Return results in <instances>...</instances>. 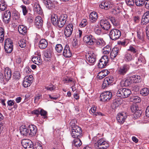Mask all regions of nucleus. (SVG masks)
<instances>
[{
    "instance_id": "1",
    "label": "nucleus",
    "mask_w": 149,
    "mask_h": 149,
    "mask_svg": "<svg viewBox=\"0 0 149 149\" xmlns=\"http://www.w3.org/2000/svg\"><path fill=\"white\" fill-rule=\"evenodd\" d=\"M11 76V71L8 68H6L4 70L3 73H0V79L2 81L4 82L8 81Z\"/></svg>"
},
{
    "instance_id": "2",
    "label": "nucleus",
    "mask_w": 149,
    "mask_h": 149,
    "mask_svg": "<svg viewBox=\"0 0 149 149\" xmlns=\"http://www.w3.org/2000/svg\"><path fill=\"white\" fill-rule=\"evenodd\" d=\"M71 135L74 138H80L82 136V130L81 127L77 125H71Z\"/></svg>"
},
{
    "instance_id": "3",
    "label": "nucleus",
    "mask_w": 149,
    "mask_h": 149,
    "mask_svg": "<svg viewBox=\"0 0 149 149\" xmlns=\"http://www.w3.org/2000/svg\"><path fill=\"white\" fill-rule=\"evenodd\" d=\"M121 35V32L119 30L113 29L110 32L109 37L112 40H116L118 39Z\"/></svg>"
},
{
    "instance_id": "4",
    "label": "nucleus",
    "mask_w": 149,
    "mask_h": 149,
    "mask_svg": "<svg viewBox=\"0 0 149 149\" xmlns=\"http://www.w3.org/2000/svg\"><path fill=\"white\" fill-rule=\"evenodd\" d=\"M130 68L129 65L125 64L119 67L117 70V72L118 74L124 75L128 72Z\"/></svg>"
},
{
    "instance_id": "5",
    "label": "nucleus",
    "mask_w": 149,
    "mask_h": 149,
    "mask_svg": "<svg viewBox=\"0 0 149 149\" xmlns=\"http://www.w3.org/2000/svg\"><path fill=\"white\" fill-rule=\"evenodd\" d=\"M22 146L26 149H34V146L32 141L28 139H24L21 142Z\"/></svg>"
},
{
    "instance_id": "6",
    "label": "nucleus",
    "mask_w": 149,
    "mask_h": 149,
    "mask_svg": "<svg viewBox=\"0 0 149 149\" xmlns=\"http://www.w3.org/2000/svg\"><path fill=\"white\" fill-rule=\"evenodd\" d=\"M112 96L111 92L107 91L104 92L100 95V100L103 101H108L111 98Z\"/></svg>"
},
{
    "instance_id": "7",
    "label": "nucleus",
    "mask_w": 149,
    "mask_h": 149,
    "mask_svg": "<svg viewBox=\"0 0 149 149\" xmlns=\"http://www.w3.org/2000/svg\"><path fill=\"white\" fill-rule=\"evenodd\" d=\"M114 81V78L113 76H110L105 78L104 80L102 85V88H104L112 84Z\"/></svg>"
},
{
    "instance_id": "8",
    "label": "nucleus",
    "mask_w": 149,
    "mask_h": 149,
    "mask_svg": "<svg viewBox=\"0 0 149 149\" xmlns=\"http://www.w3.org/2000/svg\"><path fill=\"white\" fill-rule=\"evenodd\" d=\"M33 79V76L31 75L25 76L23 82L24 86L26 88L30 86L32 82Z\"/></svg>"
},
{
    "instance_id": "9",
    "label": "nucleus",
    "mask_w": 149,
    "mask_h": 149,
    "mask_svg": "<svg viewBox=\"0 0 149 149\" xmlns=\"http://www.w3.org/2000/svg\"><path fill=\"white\" fill-rule=\"evenodd\" d=\"M113 6V3L109 1H104L102 2L99 5V7L102 9L108 10Z\"/></svg>"
},
{
    "instance_id": "10",
    "label": "nucleus",
    "mask_w": 149,
    "mask_h": 149,
    "mask_svg": "<svg viewBox=\"0 0 149 149\" xmlns=\"http://www.w3.org/2000/svg\"><path fill=\"white\" fill-rule=\"evenodd\" d=\"M68 16L66 14L61 15L58 19V26L59 28L62 27L65 24Z\"/></svg>"
},
{
    "instance_id": "11",
    "label": "nucleus",
    "mask_w": 149,
    "mask_h": 149,
    "mask_svg": "<svg viewBox=\"0 0 149 149\" xmlns=\"http://www.w3.org/2000/svg\"><path fill=\"white\" fill-rule=\"evenodd\" d=\"M73 31V25L72 24H68L65 27L64 35L66 38L70 37Z\"/></svg>"
},
{
    "instance_id": "12",
    "label": "nucleus",
    "mask_w": 149,
    "mask_h": 149,
    "mask_svg": "<svg viewBox=\"0 0 149 149\" xmlns=\"http://www.w3.org/2000/svg\"><path fill=\"white\" fill-rule=\"evenodd\" d=\"M100 25L104 30H108L111 27V25L109 22L106 19H102L100 21Z\"/></svg>"
},
{
    "instance_id": "13",
    "label": "nucleus",
    "mask_w": 149,
    "mask_h": 149,
    "mask_svg": "<svg viewBox=\"0 0 149 149\" xmlns=\"http://www.w3.org/2000/svg\"><path fill=\"white\" fill-rule=\"evenodd\" d=\"M96 144L97 145L98 148V149H106L109 146V145L107 142L102 139H100L98 140Z\"/></svg>"
},
{
    "instance_id": "14",
    "label": "nucleus",
    "mask_w": 149,
    "mask_h": 149,
    "mask_svg": "<svg viewBox=\"0 0 149 149\" xmlns=\"http://www.w3.org/2000/svg\"><path fill=\"white\" fill-rule=\"evenodd\" d=\"M127 118V116L126 114L124 113H120L118 114L116 119L119 123L122 124L124 122Z\"/></svg>"
},
{
    "instance_id": "15",
    "label": "nucleus",
    "mask_w": 149,
    "mask_h": 149,
    "mask_svg": "<svg viewBox=\"0 0 149 149\" xmlns=\"http://www.w3.org/2000/svg\"><path fill=\"white\" fill-rule=\"evenodd\" d=\"M83 40L88 44L91 45L94 43L95 39L92 35H90L85 36L83 38Z\"/></svg>"
},
{
    "instance_id": "16",
    "label": "nucleus",
    "mask_w": 149,
    "mask_h": 149,
    "mask_svg": "<svg viewBox=\"0 0 149 149\" xmlns=\"http://www.w3.org/2000/svg\"><path fill=\"white\" fill-rule=\"evenodd\" d=\"M11 13L9 10H7L5 11L3 15V21L6 24L8 23L10 20Z\"/></svg>"
},
{
    "instance_id": "17",
    "label": "nucleus",
    "mask_w": 149,
    "mask_h": 149,
    "mask_svg": "<svg viewBox=\"0 0 149 149\" xmlns=\"http://www.w3.org/2000/svg\"><path fill=\"white\" fill-rule=\"evenodd\" d=\"M29 136H35L37 132V128L36 126L33 125H29Z\"/></svg>"
},
{
    "instance_id": "18",
    "label": "nucleus",
    "mask_w": 149,
    "mask_h": 149,
    "mask_svg": "<svg viewBox=\"0 0 149 149\" xmlns=\"http://www.w3.org/2000/svg\"><path fill=\"white\" fill-rule=\"evenodd\" d=\"M87 61L89 63H94L96 61V55L94 53H88L86 56Z\"/></svg>"
},
{
    "instance_id": "19",
    "label": "nucleus",
    "mask_w": 149,
    "mask_h": 149,
    "mask_svg": "<svg viewBox=\"0 0 149 149\" xmlns=\"http://www.w3.org/2000/svg\"><path fill=\"white\" fill-rule=\"evenodd\" d=\"M149 22V11H147L145 13L141 19V24L146 25Z\"/></svg>"
},
{
    "instance_id": "20",
    "label": "nucleus",
    "mask_w": 149,
    "mask_h": 149,
    "mask_svg": "<svg viewBox=\"0 0 149 149\" xmlns=\"http://www.w3.org/2000/svg\"><path fill=\"white\" fill-rule=\"evenodd\" d=\"M33 7L34 10L35 12L39 15H42V10L38 1H36L34 3Z\"/></svg>"
},
{
    "instance_id": "21",
    "label": "nucleus",
    "mask_w": 149,
    "mask_h": 149,
    "mask_svg": "<svg viewBox=\"0 0 149 149\" xmlns=\"http://www.w3.org/2000/svg\"><path fill=\"white\" fill-rule=\"evenodd\" d=\"M29 127H26L25 125H22L19 128L20 132L21 134L23 136H29Z\"/></svg>"
},
{
    "instance_id": "22",
    "label": "nucleus",
    "mask_w": 149,
    "mask_h": 149,
    "mask_svg": "<svg viewBox=\"0 0 149 149\" xmlns=\"http://www.w3.org/2000/svg\"><path fill=\"white\" fill-rule=\"evenodd\" d=\"M63 55L65 57H70L72 55V52L69 46L66 45L63 51Z\"/></svg>"
},
{
    "instance_id": "23",
    "label": "nucleus",
    "mask_w": 149,
    "mask_h": 149,
    "mask_svg": "<svg viewBox=\"0 0 149 149\" xmlns=\"http://www.w3.org/2000/svg\"><path fill=\"white\" fill-rule=\"evenodd\" d=\"M123 60L126 62L131 61L134 59V57L130 53L126 52L123 55Z\"/></svg>"
},
{
    "instance_id": "24",
    "label": "nucleus",
    "mask_w": 149,
    "mask_h": 149,
    "mask_svg": "<svg viewBox=\"0 0 149 149\" xmlns=\"http://www.w3.org/2000/svg\"><path fill=\"white\" fill-rule=\"evenodd\" d=\"M119 52V48L118 47H116L113 48L110 53L111 58L112 60H114L118 55Z\"/></svg>"
},
{
    "instance_id": "25",
    "label": "nucleus",
    "mask_w": 149,
    "mask_h": 149,
    "mask_svg": "<svg viewBox=\"0 0 149 149\" xmlns=\"http://www.w3.org/2000/svg\"><path fill=\"white\" fill-rule=\"evenodd\" d=\"M43 24L42 18L40 16H37L35 19V24L36 26L39 28L41 27Z\"/></svg>"
},
{
    "instance_id": "26",
    "label": "nucleus",
    "mask_w": 149,
    "mask_h": 149,
    "mask_svg": "<svg viewBox=\"0 0 149 149\" xmlns=\"http://www.w3.org/2000/svg\"><path fill=\"white\" fill-rule=\"evenodd\" d=\"M43 2L47 8L51 9L55 7V5L50 0H43Z\"/></svg>"
},
{
    "instance_id": "27",
    "label": "nucleus",
    "mask_w": 149,
    "mask_h": 149,
    "mask_svg": "<svg viewBox=\"0 0 149 149\" xmlns=\"http://www.w3.org/2000/svg\"><path fill=\"white\" fill-rule=\"evenodd\" d=\"M109 72L107 70H102L101 72L98 73L97 75L98 79H101L104 77L106 76L108 74Z\"/></svg>"
},
{
    "instance_id": "28",
    "label": "nucleus",
    "mask_w": 149,
    "mask_h": 149,
    "mask_svg": "<svg viewBox=\"0 0 149 149\" xmlns=\"http://www.w3.org/2000/svg\"><path fill=\"white\" fill-rule=\"evenodd\" d=\"M98 18L97 13L95 12H91L89 15L90 20L92 23L96 22Z\"/></svg>"
},
{
    "instance_id": "29",
    "label": "nucleus",
    "mask_w": 149,
    "mask_h": 149,
    "mask_svg": "<svg viewBox=\"0 0 149 149\" xmlns=\"http://www.w3.org/2000/svg\"><path fill=\"white\" fill-rule=\"evenodd\" d=\"M137 36L138 38L141 41H143L145 37V33L142 29H139L137 31Z\"/></svg>"
},
{
    "instance_id": "30",
    "label": "nucleus",
    "mask_w": 149,
    "mask_h": 149,
    "mask_svg": "<svg viewBox=\"0 0 149 149\" xmlns=\"http://www.w3.org/2000/svg\"><path fill=\"white\" fill-rule=\"evenodd\" d=\"M96 45L98 47H102L104 46L105 44V42L103 39L101 38H99L97 39H95L94 41Z\"/></svg>"
},
{
    "instance_id": "31",
    "label": "nucleus",
    "mask_w": 149,
    "mask_h": 149,
    "mask_svg": "<svg viewBox=\"0 0 149 149\" xmlns=\"http://www.w3.org/2000/svg\"><path fill=\"white\" fill-rule=\"evenodd\" d=\"M48 45V42L44 39H41L39 42V47L41 49L45 48Z\"/></svg>"
},
{
    "instance_id": "32",
    "label": "nucleus",
    "mask_w": 149,
    "mask_h": 149,
    "mask_svg": "<svg viewBox=\"0 0 149 149\" xmlns=\"http://www.w3.org/2000/svg\"><path fill=\"white\" fill-rule=\"evenodd\" d=\"M18 31L22 35H25L27 33V27L24 25H20L18 26Z\"/></svg>"
},
{
    "instance_id": "33",
    "label": "nucleus",
    "mask_w": 149,
    "mask_h": 149,
    "mask_svg": "<svg viewBox=\"0 0 149 149\" xmlns=\"http://www.w3.org/2000/svg\"><path fill=\"white\" fill-rule=\"evenodd\" d=\"M32 61L35 64L40 65L42 63V60L40 57L38 56H33L32 58Z\"/></svg>"
},
{
    "instance_id": "34",
    "label": "nucleus",
    "mask_w": 149,
    "mask_h": 149,
    "mask_svg": "<svg viewBox=\"0 0 149 149\" xmlns=\"http://www.w3.org/2000/svg\"><path fill=\"white\" fill-rule=\"evenodd\" d=\"M58 19L57 15L56 14H52L51 16V21L52 23L55 26H58Z\"/></svg>"
},
{
    "instance_id": "35",
    "label": "nucleus",
    "mask_w": 149,
    "mask_h": 149,
    "mask_svg": "<svg viewBox=\"0 0 149 149\" xmlns=\"http://www.w3.org/2000/svg\"><path fill=\"white\" fill-rule=\"evenodd\" d=\"M80 138H76L73 141L72 145L76 147H80L82 144V142Z\"/></svg>"
},
{
    "instance_id": "36",
    "label": "nucleus",
    "mask_w": 149,
    "mask_h": 149,
    "mask_svg": "<svg viewBox=\"0 0 149 149\" xmlns=\"http://www.w3.org/2000/svg\"><path fill=\"white\" fill-rule=\"evenodd\" d=\"M133 83H137L141 82V79L140 76L139 75H134L131 77Z\"/></svg>"
},
{
    "instance_id": "37",
    "label": "nucleus",
    "mask_w": 149,
    "mask_h": 149,
    "mask_svg": "<svg viewBox=\"0 0 149 149\" xmlns=\"http://www.w3.org/2000/svg\"><path fill=\"white\" fill-rule=\"evenodd\" d=\"M123 92H124V88H121L118 90L116 95L117 96L121 98H124L125 96H124Z\"/></svg>"
},
{
    "instance_id": "38",
    "label": "nucleus",
    "mask_w": 149,
    "mask_h": 149,
    "mask_svg": "<svg viewBox=\"0 0 149 149\" xmlns=\"http://www.w3.org/2000/svg\"><path fill=\"white\" fill-rule=\"evenodd\" d=\"M140 93L143 96H147L149 93V89L146 88H143L140 91Z\"/></svg>"
},
{
    "instance_id": "39",
    "label": "nucleus",
    "mask_w": 149,
    "mask_h": 149,
    "mask_svg": "<svg viewBox=\"0 0 149 149\" xmlns=\"http://www.w3.org/2000/svg\"><path fill=\"white\" fill-rule=\"evenodd\" d=\"M94 31L96 34L100 35L101 33L102 29L100 27L99 25L96 24L94 27Z\"/></svg>"
},
{
    "instance_id": "40",
    "label": "nucleus",
    "mask_w": 149,
    "mask_h": 149,
    "mask_svg": "<svg viewBox=\"0 0 149 149\" xmlns=\"http://www.w3.org/2000/svg\"><path fill=\"white\" fill-rule=\"evenodd\" d=\"M96 107L95 106H93L91 108L90 110V112L91 111L92 113H94V115L95 116H97L98 115L102 116L103 115V114L101 112H96Z\"/></svg>"
},
{
    "instance_id": "41",
    "label": "nucleus",
    "mask_w": 149,
    "mask_h": 149,
    "mask_svg": "<svg viewBox=\"0 0 149 149\" xmlns=\"http://www.w3.org/2000/svg\"><path fill=\"white\" fill-rule=\"evenodd\" d=\"M133 83L131 77H130L125 80L124 84V86L127 87L130 86Z\"/></svg>"
},
{
    "instance_id": "42",
    "label": "nucleus",
    "mask_w": 149,
    "mask_h": 149,
    "mask_svg": "<svg viewBox=\"0 0 149 149\" xmlns=\"http://www.w3.org/2000/svg\"><path fill=\"white\" fill-rule=\"evenodd\" d=\"M111 50V47L109 45H107L102 50V52L104 54H108Z\"/></svg>"
},
{
    "instance_id": "43",
    "label": "nucleus",
    "mask_w": 149,
    "mask_h": 149,
    "mask_svg": "<svg viewBox=\"0 0 149 149\" xmlns=\"http://www.w3.org/2000/svg\"><path fill=\"white\" fill-rule=\"evenodd\" d=\"M127 50L135 54L138 53V50L136 49L135 47L132 45H130V46L129 49H127Z\"/></svg>"
},
{
    "instance_id": "44",
    "label": "nucleus",
    "mask_w": 149,
    "mask_h": 149,
    "mask_svg": "<svg viewBox=\"0 0 149 149\" xmlns=\"http://www.w3.org/2000/svg\"><path fill=\"white\" fill-rule=\"evenodd\" d=\"M4 49L6 52L8 53H10L12 51L13 49V45L4 46Z\"/></svg>"
},
{
    "instance_id": "45",
    "label": "nucleus",
    "mask_w": 149,
    "mask_h": 149,
    "mask_svg": "<svg viewBox=\"0 0 149 149\" xmlns=\"http://www.w3.org/2000/svg\"><path fill=\"white\" fill-rule=\"evenodd\" d=\"M131 91L129 89L124 88V92H123L124 98L128 97L131 94Z\"/></svg>"
},
{
    "instance_id": "46",
    "label": "nucleus",
    "mask_w": 149,
    "mask_h": 149,
    "mask_svg": "<svg viewBox=\"0 0 149 149\" xmlns=\"http://www.w3.org/2000/svg\"><path fill=\"white\" fill-rule=\"evenodd\" d=\"M4 29L1 27H0V42H2L4 39Z\"/></svg>"
},
{
    "instance_id": "47",
    "label": "nucleus",
    "mask_w": 149,
    "mask_h": 149,
    "mask_svg": "<svg viewBox=\"0 0 149 149\" xmlns=\"http://www.w3.org/2000/svg\"><path fill=\"white\" fill-rule=\"evenodd\" d=\"M52 53V51L50 49H48L44 52V55L45 57L47 58H49L51 57Z\"/></svg>"
},
{
    "instance_id": "48",
    "label": "nucleus",
    "mask_w": 149,
    "mask_h": 149,
    "mask_svg": "<svg viewBox=\"0 0 149 149\" xmlns=\"http://www.w3.org/2000/svg\"><path fill=\"white\" fill-rule=\"evenodd\" d=\"M120 104V102L118 100H115L113 101V103L112 106L113 109H114L117 108L119 106Z\"/></svg>"
},
{
    "instance_id": "49",
    "label": "nucleus",
    "mask_w": 149,
    "mask_h": 149,
    "mask_svg": "<svg viewBox=\"0 0 149 149\" xmlns=\"http://www.w3.org/2000/svg\"><path fill=\"white\" fill-rule=\"evenodd\" d=\"M132 101L135 103H139L141 102L140 98L137 96H134L132 97Z\"/></svg>"
},
{
    "instance_id": "50",
    "label": "nucleus",
    "mask_w": 149,
    "mask_h": 149,
    "mask_svg": "<svg viewBox=\"0 0 149 149\" xmlns=\"http://www.w3.org/2000/svg\"><path fill=\"white\" fill-rule=\"evenodd\" d=\"M18 44L21 48H24L25 47L26 45V41L24 39L21 40L18 42Z\"/></svg>"
},
{
    "instance_id": "51",
    "label": "nucleus",
    "mask_w": 149,
    "mask_h": 149,
    "mask_svg": "<svg viewBox=\"0 0 149 149\" xmlns=\"http://www.w3.org/2000/svg\"><path fill=\"white\" fill-rule=\"evenodd\" d=\"M56 51L58 53H60L62 52L63 50V47L60 44H57L55 47Z\"/></svg>"
},
{
    "instance_id": "52",
    "label": "nucleus",
    "mask_w": 149,
    "mask_h": 149,
    "mask_svg": "<svg viewBox=\"0 0 149 149\" xmlns=\"http://www.w3.org/2000/svg\"><path fill=\"white\" fill-rule=\"evenodd\" d=\"M20 7L22 9V13L25 16L28 12V10L26 6L24 5H22Z\"/></svg>"
},
{
    "instance_id": "53",
    "label": "nucleus",
    "mask_w": 149,
    "mask_h": 149,
    "mask_svg": "<svg viewBox=\"0 0 149 149\" xmlns=\"http://www.w3.org/2000/svg\"><path fill=\"white\" fill-rule=\"evenodd\" d=\"M13 76L15 79L19 80L20 77V72L18 71H15L13 73Z\"/></svg>"
},
{
    "instance_id": "54",
    "label": "nucleus",
    "mask_w": 149,
    "mask_h": 149,
    "mask_svg": "<svg viewBox=\"0 0 149 149\" xmlns=\"http://www.w3.org/2000/svg\"><path fill=\"white\" fill-rule=\"evenodd\" d=\"M138 63H141L142 64H144L146 63V60L144 57L142 56H140L138 59Z\"/></svg>"
},
{
    "instance_id": "55",
    "label": "nucleus",
    "mask_w": 149,
    "mask_h": 149,
    "mask_svg": "<svg viewBox=\"0 0 149 149\" xmlns=\"http://www.w3.org/2000/svg\"><path fill=\"white\" fill-rule=\"evenodd\" d=\"M135 3L137 6H141L144 4L143 0H135Z\"/></svg>"
},
{
    "instance_id": "56",
    "label": "nucleus",
    "mask_w": 149,
    "mask_h": 149,
    "mask_svg": "<svg viewBox=\"0 0 149 149\" xmlns=\"http://www.w3.org/2000/svg\"><path fill=\"white\" fill-rule=\"evenodd\" d=\"M107 65V64L103 61H101L100 59V60L98 64V66L100 68H104Z\"/></svg>"
},
{
    "instance_id": "57",
    "label": "nucleus",
    "mask_w": 149,
    "mask_h": 149,
    "mask_svg": "<svg viewBox=\"0 0 149 149\" xmlns=\"http://www.w3.org/2000/svg\"><path fill=\"white\" fill-rule=\"evenodd\" d=\"M100 59L101 61H103L104 63H105L107 64L109 61L108 57L107 55H104L102 56Z\"/></svg>"
},
{
    "instance_id": "58",
    "label": "nucleus",
    "mask_w": 149,
    "mask_h": 149,
    "mask_svg": "<svg viewBox=\"0 0 149 149\" xmlns=\"http://www.w3.org/2000/svg\"><path fill=\"white\" fill-rule=\"evenodd\" d=\"M7 5L4 2L0 3V10L1 11L4 10L6 8Z\"/></svg>"
},
{
    "instance_id": "59",
    "label": "nucleus",
    "mask_w": 149,
    "mask_h": 149,
    "mask_svg": "<svg viewBox=\"0 0 149 149\" xmlns=\"http://www.w3.org/2000/svg\"><path fill=\"white\" fill-rule=\"evenodd\" d=\"M125 2L127 5L130 7L134 6V0H125Z\"/></svg>"
},
{
    "instance_id": "60",
    "label": "nucleus",
    "mask_w": 149,
    "mask_h": 149,
    "mask_svg": "<svg viewBox=\"0 0 149 149\" xmlns=\"http://www.w3.org/2000/svg\"><path fill=\"white\" fill-rule=\"evenodd\" d=\"M87 21L85 19H83L80 24L81 27H85L87 24Z\"/></svg>"
},
{
    "instance_id": "61",
    "label": "nucleus",
    "mask_w": 149,
    "mask_h": 149,
    "mask_svg": "<svg viewBox=\"0 0 149 149\" xmlns=\"http://www.w3.org/2000/svg\"><path fill=\"white\" fill-rule=\"evenodd\" d=\"M13 45V42L10 39H7L5 40L4 46Z\"/></svg>"
},
{
    "instance_id": "62",
    "label": "nucleus",
    "mask_w": 149,
    "mask_h": 149,
    "mask_svg": "<svg viewBox=\"0 0 149 149\" xmlns=\"http://www.w3.org/2000/svg\"><path fill=\"white\" fill-rule=\"evenodd\" d=\"M131 109L132 111L134 113L139 108L136 105H134L132 106L131 107Z\"/></svg>"
},
{
    "instance_id": "63",
    "label": "nucleus",
    "mask_w": 149,
    "mask_h": 149,
    "mask_svg": "<svg viewBox=\"0 0 149 149\" xmlns=\"http://www.w3.org/2000/svg\"><path fill=\"white\" fill-rule=\"evenodd\" d=\"M45 88L47 90H49L50 91H52L55 89L56 88V87L55 86L52 85L49 86L45 87Z\"/></svg>"
},
{
    "instance_id": "64",
    "label": "nucleus",
    "mask_w": 149,
    "mask_h": 149,
    "mask_svg": "<svg viewBox=\"0 0 149 149\" xmlns=\"http://www.w3.org/2000/svg\"><path fill=\"white\" fill-rule=\"evenodd\" d=\"M110 21L114 26H116L117 25V22L116 21L114 17H112L110 18Z\"/></svg>"
}]
</instances>
